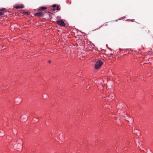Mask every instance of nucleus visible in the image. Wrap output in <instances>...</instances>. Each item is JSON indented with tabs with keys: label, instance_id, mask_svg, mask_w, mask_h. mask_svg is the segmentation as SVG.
<instances>
[{
	"label": "nucleus",
	"instance_id": "f257e3e1",
	"mask_svg": "<svg viewBox=\"0 0 153 153\" xmlns=\"http://www.w3.org/2000/svg\"><path fill=\"white\" fill-rule=\"evenodd\" d=\"M102 64V62L100 60L98 61L95 65V68L96 69H98L100 68Z\"/></svg>",
	"mask_w": 153,
	"mask_h": 153
},
{
	"label": "nucleus",
	"instance_id": "0eeeda50",
	"mask_svg": "<svg viewBox=\"0 0 153 153\" xmlns=\"http://www.w3.org/2000/svg\"><path fill=\"white\" fill-rule=\"evenodd\" d=\"M14 7L16 9L22 8L24 7L23 5H20L15 6Z\"/></svg>",
	"mask_w": 153,
	"mask_h": 153
},
{
	"label": "nucleus",
	"instance_id": "2eb2a0df",
	"mask_svg": "<svg viewBox=\"0 0 153 153\" xmlns=\"http://www.w3.org/2000/svg\"><path fill=\"white\" fill-rule=\"evenodd\" d=\"M52 7H56V5L55 4H53L52 6Z\"/></svg>",
	"mask_w": 153,
	"mask_h": 153
},
{
	"label": "nucleus",
	"instance_id": "6e6552de",
	"mask_svg": "<svg viewBox=\"0 0 153 153\" xmlns=\"http://www.w3.org/2000/svg\"><path fill=\"white\" fill-rule=\"evenodd\" d=\"M47 9V7H39V10H45Z\"/></svg>",
	"mask_w": 153,
	"mask_h": 153
},
{
	"label": "nucleus",
	"instance_id": "9d476101",
	"mask_svg": "<svg viewBox=\"0 0 153 153\" xmlns=\"http://www.w3.org/2000/svg\"><path fill=\"white\" fill-rule=\"evenodd\" d=\"M29 12H24V14L28 15V14Z\"/></svg>",
	"mask_w": 153,
	"mask_h": 153
},
{
	"label": "nucleus",
	"instance_id": "f03ea898",
	"mask_svg": "<svg viewBox=\"0 0 153 153\" xmlns=\"http://www.w3.org/2000/svg\"><path fill=\"white\" fill-rule=\"evenodd\" d=\"M56 22L58 25L61 26H65V25L63 20H62L57 21Z\"/></svg>",
	"mask_w": 153,
	"mask_h": 153
},
{
	"label": "nucleus",
	"instance_id": "ddd939ff",
	"mask_svg": "<svg viewBox=\"0 0 153 153\" xmlns=\"http://www.w3.org/2000/svg\"><path fill=\"white\" fill-rule=\"evenodd\" d=\"M4 14V13L0 12V16Z\"/></svg>",
	"mask_w": 153,
	"mask_h": 153
},
{
	"label": "nucleus",
	"instance_id": "dca6fc26",
	"mask_svg": "<svg viewBox=\"0 0 153 153\" xmlns=\"http://www.w3.org/2000/svg\"><path fill=\"white\" fill-rule=\"evenodd\" d=\"M136 131H137V130H134V133H135L136 132Z\"/></svg>",
	"mask_w": 153,
	"mask_h": 153
},
{
	"label": "nucleus",
	"instance_id": "423d86ee",
	"mask_svg": "<svg viewBox=\"0 0 153 153\" xmlns=\"http://www.w3.org/2000/svg\"><path fill=\"white\" fill-rule=\"evenodd\" d=\"M22 143H18L17 145V149H20L21 148H22Z\"/></svg>",
	"mask_w": 153,
	"mask_h": 153
},
{
	"label": "nucleus",
	"instance_id": "a211bd4d",
	"mask_svg": "<svg viewBox=\"0 0 153 153\" xmlns=\"http://www.w3.org/2000/svg\"><path fill=\"white\" fill-rule=\"evenodd\" d=\"M143 29H145V28L144 27H143Z\"/></svg>",
	"mask_w": 153,
	"mask_h": 153
},
{
	"label": "nucleus",
	"instance_id": "4468645a",
	"mask_svg": "<svg viewBox=\"0 0 153 153\" xmlns=\"http://www.w3.org/2000/svg\"><path fill=\"white\" fill-rule=\"evenodd\" d=\"M103 25L105 26H107L108 25H107V23H104V24H103Z\"/></svg>",
	"mask_w": 153,
	"mask_h": 153
},
{
	"label": "nucleus",
	"instance_id": "f3484780",
	"mask_svg": "<svg viewBox=\"0 0 153 153\" xmlns=\"http://www.w3.org/2000/svg\"><path fill=\"white\" fill-rule=\"evenodd\" d=\"M48 62H49V63H50V62H51V61L50 60H49V61H48Z\"/></svg>",
	"mask_w": 153,
	"mask_h": 153
},
{
	"label": "nucleus",
	"instance_id": "f8f14e48",
	"mask_svg": "<svg viewBox=\"0 0 153 153\" xmlns=\"http://www.w3.org/2000/svg\"><path fill=\"white\" fill-rule=\"evenodd\" d=\"M56 10H60V8H59V7L57 6L56 7Z\"/></svg>",
	"mask_w": 153,
	"mask_h": 153
},
{
	"label": "nucleus",
	"instance_id": "7ed1b4c3",
	"mask_svg": "<svg viewBox=\"0 0 153 153\" xmlns=\"http://www.w3.org/2000/svg\"><path fill=\"white\" fill-rule=\"evenodd\" d=\"M142 141L139 140L136 142V143L137 146H138L139 148H140V146L142 145Z\"/></svg>",
	"mask_w": 153,
	"mask_h": 153
},
{
	"label": "nucleus",
	"instance_id": "20e7f679",
	"mask_svg": "<svg viewBox=\"0 0 153 153\" xmlns=\"http://www.w3.org/2000/svg\"><path fill=\"white\" fill-rule=\"evenodd\" d=\"M22 119H23V121L25 122L27 121V117L26 115H23L22 117Z\"/></svg>",
	"mask_w": 153,
	"mask_h": 153
},
{
	"label": "nucleus",
	"instance_id": "1a4fd4ad",
	"mask_svg": "<svg viewBox=\"0 0 153 153\" xmlns=\"http://www.w3.org/2000/svg\"><path fill=\"white\" fill-rule=\"evenodd\" d=\"M109 97H110L111 98V99H113L114 97V96L113 95V96H112V95H109Z\"/></svg>",
	"mask_w": 153,
	"mask_h": 153
},
{
	"label": "nucleus",
	"instance_id": "9b49d317",
	"mask_svg": "<svg viewBox=\"0 0 153 153\" xmlns=\"http://www.w3.org/2000/svg\"><path fill=\"white\" fill-rule=\"evenodd\" d=\"M5 9L4 8H1V9H0V11H4Z\"/></svg>",
	"mask_w": 153,
	"mask_h": 153
},
{
	"label": "nucleus",
	"instance_id": "39448f33",
	"mask_svg": "<svg viewBox=\"0 0 153 153\" xmlns=\"http://www.w3.org/2000/svg\"><path fill=\"white\" fill-rule=\"evenodd\" d=\"M35 16H40V17H42L44 16L43 14L41 12H39V13H36L35 14Z\"/></svg>",
	"mask_w": 153,
	"mask_h": 153
}]
</instances>
